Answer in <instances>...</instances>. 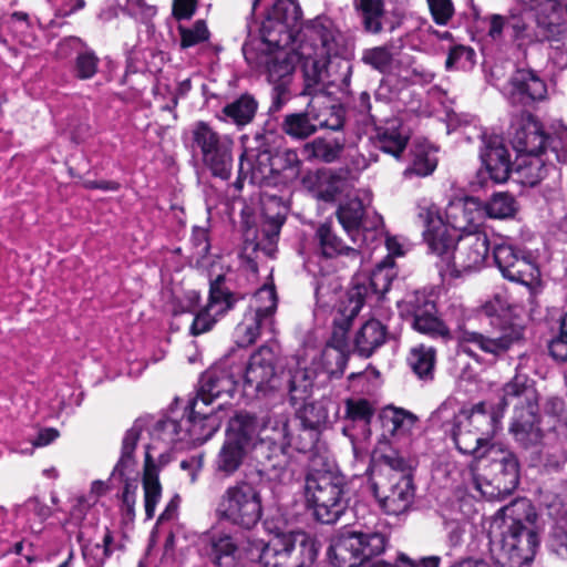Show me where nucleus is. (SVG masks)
Returning <instances> with one entry per match:
<instances>
[{
  "label": "nucleus",
  "mask_w": 567,
  "mask_h": 567,
  "mask_svg": "<svg viewBox=\"0 0 567 567\" xmlns=\"http://www.w3.org/2000/svg\"><path fill=\"white\" fill-rule=\"evenodd\" d=\"M259 56V65L272 86L270 111L277 112L290 100V85L296 63L302 61L305 89L301 94L311 95L320 84L332 83L330 68L333 63L343 70L347 80L351 74L349 61L340 58L347 51L343 34L328 17H317L305 29V39L290 47H272Z\"/></svg>",
  "instance_id": "f257e3e1"
},
{
  "label": "nucleus",
  "mask_w": 567,
  "mask_h": 567,
  "mask_svg": "<svg viewBox=\"0 0 567 567\" xmlns=\"http://www.w3.org/2000/svg\"><path fill=\"white\" fill-rule=\"evenodd\" d=\"M417 217L424 227L423 238L429 250L440 260L441 272L457 277L484 266L489 251L485 233L460 235L455 243L434 204L420 205Z\"/></svg>",
  "instance_id": "f03ea898"
},
{
  "label": "nucleus",
  "mask_w": 567,
  "mask_h": 567,
  "mask_svg": "<svg viewBox=\"0 0 567 567\" xmlns=\"http://www.w3.org/2000/svg\"><path fill=\"white\" fill-rule=\"evenodd\" d=\"M537 514L532 503L518 498L499 508L489 526L491 551L504 566L519 567L533 560L539 544Z\"/></svg>",
  "instance_id": "7ed1b4c3"
},
{
  "label": "nucleus",
  "mask_w": 567,
  "mask_h": 567,
  "mask_svg": "<svg viewBox=\"0 0 567 567\" xmlns=\"http://www.w3.org/2000/svg\"><path fill=\"white\" fill-rule=\"evenodd\" d=\"M348 354L339 347L328 344L322 351L303 348L290 357L286 363L285 378L290 402L296 405L311 394L318 377L327 372L330 377L343 374Z\"/></svg>",
  "instance_id": "20e7f679"
},
{
  "label": "nucleus",
  "mask_w": 567,
  "mask_h": 567,
  "mask_svg": "<svg viewBox=\"0 0 567 567\" xmlns=\"http://www.w3.org/2000/svg\"><path fill=\"white\" fill-rule=\"evenodd\" d=\"M507 302L495 296L481 307V315L491 319L493 329L487 333L463 330L458 337V347L470 357H476L478 349L494 358H499L524 339V328L513 322L507 315Z\"/></svg>",
  "instance_id": "39448f33"
},
{
  "label": "nucleus",
  "mask_w": 567,
  "mask_h": 567,
  "mask_svg": "<svg viewBox=\"0 0 567 567\" xmlns=\"http://www.w3.org/2000/svg\"><path fill=\"white\" fill-rule=\"evenodd\" d=\"M509 404H514L509 432L515 440L524 447L538 444L543 437L539 427L538 393L526 374L516 373L503 386V396L498 409L504 412Z\"/></svg>",
  "instance_id": "423d86ee"
},
{
  "label": "nucleus",
  "mask_w": 567,
  "mask_h": 567,
  "mask_svg": "<svg viewBox=\"0 0 567 567\" xmlns=\"http://www.w3.org/2000/svg\"><path fill=\"white\" fill-rule=\"evenodd\" d=\"M204 405L195 406L192 402L190 413L181 420L165 419L158 421L151 431V442L167 447L172 456V450L181 444V447L198 445L208 441L219 429L220 419L214 410L205 411Z\"/></svg>",
  "instance_id": "0eeeda50"
},
{
  "label": "nucleus",
  "mask_w": 567,
  "mask_h": 567,
  "mask_svg": "<svg viewBox=\"0 0 567 567\" xmlns=\"http://www.w3.org/2000/svg\"><path fill=\"white\" fill-rule=\"evenodd\" d=\"M248 545L246 558L262 567H307L318 554L313 539L301 532L278 535L269 543L248 539Z\"/></svg>",
  "instance_id": "6e6552de"
},
{
  "label": "nucleus",
  "mask_w": 567,
  "mask_h": 567,
  "mask_svg": "<svg viewBox=\"0 0 567 567\" xmlns=\"http://www.w3.org/2000/svg\"><path fill=\"white\" fill-rule=\"evenodd\" d=\"M264 506L259 488L250 482L239 481L227 486L214 509L217 522L241 530H251L262 517Z\"/></svg>",
  "instance_id": "1a4fd4ad"
},
{
  "label": "nucleus",
  "mask_w": 567,
  "mask_h": 567,
  "mask_svg": "<svg viewBox=\"0 0 567 567\" xmlns=\"http://www.w3.org/2000/svg\"><path fill=\"white\" fill-rule=\"evenodd\" d=\"M344 476L332 471L313 470L306 477L307 502L313 507L316 518L323 524H334L348 507Z\"/></svg>",
  "instance_id": "9d476101"
},
{
  "label": "nucleus",
  "mask_w": 567,
  "mask_h": 567,
  "mask_svg": "<svg viewBox=\"0 0 567 567\" xmlns=\"http://www.w3.org/2000/svg\"><path fill=\"white\" fill-rule=\"evenodd\" d=\"M388 538L380 532L344 530L331 538L328 557L334 567H358L384 553Z\"/></svg>",
  "instance_id": "9b49d317"
},
{
  "label": "nucleus",
  "mask_w": 567,
  "mask_h": 567,
  "mask_svg": "<svg viewBox=\"0 0 567 567\" xmlns=\"http://www.w3.org/2000/svg\"><path fill=\"white\" fill-rule=\"evenodd\" d=\"M194 146L200 151L203 164L213 176L227 181L231 176L234 157V140L219 134L204 121L196 122L192 127Z\"/></svg>",
  "instance_id": "f8f14e48"
},
{
  "label": "nucleus",
  "mask_w": 567,
  "mask_h": 567,
  "mask_svg": "<svg viewBox=\"0 0 567 567\" xmlns=\"http://www.w3.org/2000/svg\"><path fill=\"white\" fill-rule=\"evenodd\" d=\"M302 12L296 0H276L261 27L264 41L269 47H290L305 39Z\"/></svg>",
  "instance_id": "ddd939ff"
},
{
  "label": "nucleus",
  "mask_w": 567,
  "mask_h": 567,
  "mask_svg": "<svg viewBox=\"0 0 567 567\" xmlns=\"http://www.w3.org/2000/svg\"><path fill=\"white\" fill-rule=\"evenodd\" d=\"M277 293L272 286H264L249 301L243 320L234 330V340L238 347L246 348L257 341L264 329H271L277 310Z\"/></svg>",
  "instance_id": "4468645a"
},
{
  "label": "nucleus",
  "mask_w": 567,
  "mask_h": 567,
  "mask_svg": "<svg viewBox=\"0 0 567 567\" xmlns=\"http://www.w3.org/2000/svg\"><path fill=\"white\" fill-rule=\"evenodd\" d=\"M342 126L343 117L339 109L318 105L315 100L303 111L286 114L280 124L281 131L297 141L307 140L320 128L339 131Z\"/></svg>",
  "instance_id": "2eb2a0df"
},
{
  "label": "nucleus",
  "mask_w": 567,
  "mask_h": 567,
  "mask_svg": "<svg viewBox=\"0 0 567 567\" xmlns=\"http://www.w3.org/2000/svg\"><path fill=\"white\" fill-rule=\"evenodd\" d=\"M255 434L254 417L247 413L230 419L226 439L215 460L216 471L230 476L239 470Z\"/></svg>",
  "instance_id": "dca6fc26"
},
{
  "label": "nucleus",
  "mask_w": 567,
  "mask_h": 567,
  "mask_svg": "<svg viewBox=\"0 0 567 567\" xmlns=\"http://www.w3.org/2000/svg\"><path fill=\"white\" fill-rule=\"evenodd\" d=\"M556 163H567V127H561L550 142L549 152L518 155L515 174L523 185L535 186Z\"/></svg>",
  "instance_id": "f3484780"
},
{
  "label": "nucleus",
  "mask_w": 567,
  "mask_h": 567,
  "mask_svg": "<svg viewBox=\"0 0 567 567\" xmlns=\"http://www.w3.org/2000/svg\"><path fill=\"white\" fill-rule=\"evenodd\" d=\"M285 216L277 214L266 217L260 227L247 226L244 230L241 257L247 261V268L257 274L258 261L261 256L272 258L277 251V241Z\"/></svg>",
  "instance_id": "a211bd4d"
},
{
  "label": "nucleus",
  "mask_w": 567,
  "mask_h": 567,
  "mask_svg": "<svg viewBox=\"0 0 567 567\" xmlns=\"http://www.w3.org/2000/svg\"><path fill=\"white\" fill-rule=\"evenodd\" d=\"M493 256L504 278L529 288L539 285L540 271L532 252L503 241L495 245Z\"/></svg>",
  "instance_id": "6ab92c4d"
},
{
  "label": "nucleus",
  "mask_w": 567,
  "mask_h": 567,
  "mask_svg": "<svg viewBox=\"0 0 567 567\" xmlns=\"http://www.w3.org/2000/svg\"><path fill=\"white\" fill-rule=\"evenodd\" d=\"M371 488L381 507L390 515L404 513L414 498V486L409 473H385L373 478Z\"/></svg>",
  "instance_id": "aec40b11"
},
{
  "label": "nucleus",
  "mask_w": 567,
  "mask_h": 567,
  "mask_svg": "<svg viewBox=\"0 0 567 567\" xmlns=\"http://www.w3.org/2000/svg\"><path fill=\"white\" fill-rule=\"evenodd\" d=\"M399 307L403 316L412 319V327L417 332L432 339L451 340V330L436 316L435 302L424 292L415 291L408 295Z\"/></svg>",
  "instance_id": "412c9836"
},
{
  "label": "nucleus",
  "mask_w": 567,
  "mask_h": 567,
  "mask_svg": "<svg viewBox=\"0 0 567 567\" xmlns=\"http://www.w3.org/2000/svg\"><path fill=\"white\" fill-rule=\"evenodd\" d=\"M561 127L565 126L559 125L548 132L534 116L523 114L511 126V143L518 155L544 154L549 152L550 142Z\"/></svg>",
  "instance_id": "4be33fe9"
},
{
  "label": "nucleus",
  "mask_w": 567,
  "mask_h": 567,
  "mask_svg": "<svg viewBox=\"0 0 567 567\" xmlns=\"http://www.w3.org/2000/svg\"><path fill=\"white\" fill-rule=\"evenodd\" d=\"M247 136L241 137L243 153L239 157L238 177L235 183L241 188L246 179L259 186H276L274 157L265 147H250L246 144Z\"/></svg>",
  "instance_id": "5701e85b"
},
{
  "label": "nucleus",
  "mask_w": 567,
  "mask_h": 567,
  "mask_svg": "<svg viewBox=\"0 0 567 567\" xmlns=\"http://www.w3.org/2000/svg\"><path fill=\"white\" fill-rule=\"evenodd\" d=\"M224 276L210 282L208 303L198 311L190 326V332L198 336L209 331L220 316L229 311L243 296L230 292L223 286Z\"/></svg>",
  "instance_id": "b1692460"
},
{
  "label": "nucleus",
  "mask_w": 567,
  "mask_h": 567,
  "mask_svg": "<svg viewBox=\"0 0 567 567\" xmlns=\"http://www.w3.org/2000/svg\"><path fill=\"white\" fill-rule=\"evenodd\" d=\"M169 462L171 455L167 453V447L155 443H147L145 445L143 489L145 514L148 519L153 518L156 505L162 496L158 473Z\"/></svg>",
  "instance_id": "393cba45"
},
{
  "label": "nucleus",
  "mask_w": 567,
  "mask_h": 567,
  "mask_svg": "<svg viewBox=\"0 0 567 567\" xmlns=\"http://www.w3.org/2000/svg\"><path fill=\"white\" fill-rule=\"evenodd\" d=\"M319 254L324 259H343V267H359L363 260L361 241L357 245L344 241L331 224H321L315 234Z\"/></svg>",
  "instance_id": "a878e982"
},
{
  "label": "nucleus",
  "mask_w": 567,
  "mask_h": 567,
  "mask_svg": "<svg viewBox=\"0 0 567 567\" xmlns=\"http://www.w3.org/2000/svg\"><path fill=\"white\" fill-rule=\"evenodd\" d=\"M503 94L512 105L525 106L546 97V83L532 70H517L503 87Z\"/></svg>",
  "instance_id": "bb28decb"
},
{
  "label": "nucleus",
  "mask_w": 567,
  "mask_h": 567,
  "mask_svg": "<svg viewBox=\"0 0 567 567\" xmlns=\"http://www.w3.org/2000/svg\"><path fill=\"white\" fill-rule=\"evenodd\" d=\"M200 550L215 567H239L243 565V551L229 533H205L200 538Z\"/></svg>",
  "instance_id": "cd10ccee"
},
{
  "label": "nucleus",
  "mask_w": 567,
  "mask_h": 567,
  "mask_svg": "<svg viewBox=\"0 0 567 567\" xmlns=\"http://www.w3.org/2000/svg\"><path fill=\"white\" fill-rule=\"evenodd\" d=\"M447 227L464 234L483 233L485 223L483 203L474 197H466L451 202L446 208Z\"/></svg>",
  "instance_id": "c85d7f7f"
},
{
  "label": "nucleus",
  "mask_w": 567,
  "mask_h": 567,
  "mask_svg": "<svg viewBox=\"0 0 567 567\" xmlns=\"http://www.w3.org/2000/svg\"><path fill=\"white\" fill-rule=\"evenodd\" d=\"M393 261L386 258L379 264L372 271L369 286L362 284L354 285L348 293L349 297V317L352 318L361 310L369 289L377 295H384L389 291L393 279L395 278Z\"/></svg>",
  "instance_id": "c756f323"
},
{
  "label": "nucleus",
  "mask_w": 567,
  "mask_h": 567,
  "mask_svg": "<svg viewBox=\"0 0 567 567\" xmlns=\"http://www.w3.org/2000/svg\"><path fill=\"white\" fill-rule=\"evenodd\" d=\"M275 378L274 353L269 348L261 347L249 359L244 374V386L258 394L274 388Z\"/></svg>",
  "instance_id": "7c9ffc66"
},
{
  "label": "nucleus",
  "mask_w": 567,
  "mask_h": 567,
  "mask_svg": "<svg viewBox=\"0 0 567 567\" xmlns=\"http://www.w3.org/2000/svg\"><path fill=\"white\" fill-rule=\"evenodd\" d=\"M144 431V423L140 420L135 421L134 424L125 432L122 446L121 454L117 463L115 464L111 480H118L120 482H137L138 478V470H137V461L135 458L134 452L137 446V443L141 440V436Z\"/></svg>",
  "instance_id": "2f4dec72"
},
{
  "label": "nucleus",
  "mask_w": 567,
  "mask_h": 567,
  "mask_svg": "<svg viewBox=\"0 0 567 567\" xmlns=\"http://www.w3.org/2000/svg\"><path fill=\"white\" fill-rule=\"evenodd\" d=\"M326 401L305 403L298 410V419L303 429L299 433L300 443H295V449L306 453L310 451L317 441V430L329 421L328 406Z\"/></svg>",
  "instance_id": "473e14b6"
},
{
  "label": "nucleus",
  "mask_w": 567,
  "mask_h": 567,
  "mask_svg": "<svg viewBox=\"0 0 567 567\" xmlns=\"http://www.w3.org/2000/svg\"><path fill=\"white\" fill-rule=\"evenodd\" d=\"M480 157L489 177L495 183H504L512 172V161L503 140L497 136L483 138Z\"/></svg>",
  "instance_id": "72a5a7b5"
},
{
  "label": "nucleus",
  "mask_w": 567,
  "mask_h": 567,
  "mask_svg": "<svg viewBox=\"0 0 567 567\" xmlns=\"http://www.w3.org/2000/svg\"><path fill=\"white\" fill-rule=\"evenodd\" d=\"M236 386L237 381L228 370L212 369L202 378L200 388L194 399L195 406H208L214 400L224 395L231 398Z\"/></svg>",
  "instance_id": "f704fd0d"
},
{
  "label": "nucleus",
  "mask_w": 567,
  "mask_h": 567,
  "mask_svg": "<svg viewBox=\"0 0 567 567\" xmlns=\"http://www.w3.org/2000/svg\"><path fill=\"white\" fill-rule=\"evenodd\" d=\"M504 413L499 409L497 411H487L484 402L475 404L470 411H464L458 416L463 422V426H468L480 436H485V441L492 443L493 436L501 429V420Z\"/></svg>",
  "instance_id": "c9c22d12"
},
{
  "label": "nucleus",
  "mask_w": 567,
  "mask_h": 567,
  "mask_svg": "<svg viewBox=\"0 0 567 567\" xmlns=\"http://www.w3.org/2000/svg\"><path fill=\"white\" fill-rule=\"evenodd\" d=\"M287 446L269 445L266 440L254 445V452L258 461L272 480L282 481L288 474L289 458L285 451Z\"/></svg>",
  "instance_id": "e433bc0d"
},
{
  "label": "nucleus",
  "mask_w": 567,
  "mask_h": 567,
  "mask_svg": "<svg viewBox=\"0 0 567 567\" xmlns=\"http://www.w3.org/2000/svg\"><path fill=\"white\" fill-rule=\"evenodd\" d=\"M491 461L495 477H499L505 491H514L518 485V463L514 454L501 445L489 446V453L485 456Z\"/></svg>",
  "instance_id": "4c0bfd02"
},
{
  "label": "nucleus",
  "mask_w": 567,
  "mask_h": 567,
  "mask_svg": "<svg viewBox=\"0 0 567 567\" xmlns=\"http://www.w3.org/2000/svg\"><path fill=\"white\" fill-rule=\"evenodd\" d=\"M375 148L399 158L408 145L409 136L396 121H390L384 126L377 127L371 137Z\"/></svg>",
  "instance_id": "58836bf2"
},
{
  "label": "nucleus",
  "mask_w": 567,
  "mask_h": 567,
  "mask_svg": "<svg viewBox=\"0 0 567 567\" xmlns=\"http://www.w3.org/2000/svg\"><path fill=\"white\" fill-rule=\"evenodd\" d=\"M257 110L258 102L256 99L252 95L245 93L227 103L221 109L219 120L226 123H231L240 130L254 121Z\"/></svg>",
  "instance_id": "ea45409f"
},
{
  "label": "nucleus",
  "mask_w": 567,
  "mask_h": 567,
  "mask_svg": "<svg viewBox=\"0 0 567 567\" xmlns=\"http://www.w3.org/2000/svg\"><path fill=\"white\" fill-rule=\"evenodd\" d=\"M453 440L461 453L472 455L476 460L485 458L489 453V446L495 445L486 442L485 436H480V433L468 426H463V422L458 419L453 429Z\"/></svg>",
  "instance_id": "a19ab883"
},
{
  "label": "nucleus",
  "mask_w": 567,
  "mask_h": 567,
  "mask_svg": "<svg viewBox=\"0 0 567 567\" xmlns=\"http://www.w3.org/2000/svg\"><path fill=\"white\" fill-rule=\"evenodd\" d=\"M72 47L80 49L76 51V55L73 61L72 65V73L74 78L78 80H91L95 76V74L99 71L100 65V58L96 55V53L87 48L81 39L79 38H69L65 39L62 43V47Z\"/></svg>",
  "instance_id": "79ce46f5"
},
{
  "label": "nucleus",
  "mask_w": 567,
  "mask_h": 567,
  "mask_svg": "<svg viewBox=\"0 0 567 567\" xmlns=\"http://www.w3.org/2000/svg\"><path fill=\"white\" fill-rule=\"evenodd\" d=\"M336 214L350 243L357 245L361 241V227L365 214L362 202L358 198L349 199L339 206Z\"/></svg>",
  "instance_id": "37998d69"
},
{
  "label": "nucleus",
  "mask_w": 567,
  "mask_h": 567,
  "mask_svg": "<svg viewBox=\"0 0 567 567\" xmlns=\"http://www.w3.org/2000/svg\"><path fill=\"white\" fill-rule=\"evenodd\" d=\"M269 445H284L295 447V443H300L299 434L290 433L289 420L285 414H278L269 417L262 430V436L259 441H264Z\"/></svg>",
  "instance_id": "c03bdc74"
},
{
  "label": "nucleus",
  "mask_w": 567,
  "mask_h": 567,
  "mask_svg": "<svg viewBox=\"0 0 567 567\" xmlns=\"http://www.w3.org/2000/svg\"><path fill=\"white\" fill-rule=\"evenodd\" d=\"M437 166L436 150L430 145L420 144L411 151V163L403 172L404 177H425Z\"/></svg>",
  "instance_id": "a18cd8bd"
},
{
  "label": "nucleus",
  "mask_w": 567,
  "mask_h": 567,
  "mask_svg": "<svg viewBox=\"0 0 567 567\" xmlns=\"http://www.w3.org/2000/svg\"><path fill=\"white\" fill-rule=\"evenodd\" d=\"M386 339V328L378 320L367 321L355 336V348L360 355L370 357Z\"/></svg>",
  "instance_id": "49530a36"
},
{
  "label": "nucleus",
  "mask_w": 567,
  "mask_h": 567,
  "mask_svg": "<svg viewBox=\"0 0 567 567\" xmlns=\"http://www.w3.org/2000/svg\"><path fill=\"white\" fill-rule=\"evenodd\" d=\"M408 364L414 374L424 381L433 380L436 363V350L433 347L419 344L408 355Z\"/></svg>",
  "instance_id": "de8ad7c7"
},
{
  "label": "nucleus",
  "mask_w": 567,
  "mask_h": 567,
  "mask_svg": "<svg viewBox=\"0 0 567 567\" xmlns=\"http://www.w3.org/2000/svg\"><path fill=\"white\" fill-rule=\"evenodd\" d=\"M536 38L549 43L553 59H563L567 55V27L559 23L538 21Z\"/></svg>",
  "instance_id": "09e8293b"
},
{
  "label": "nucleus",
  "mask_w": 567,
  "mask_h": 567,
  "mask_svg": "<svg viewBox=\"0 0 567 567\" xmlns=\"http://www.w3.org/2000/svg\"><path fill=\"white\" fill-rule=\"evenodd\" d=\"M343 150V143L338 138L317 137L306 143L302 153L308 161L332 163L337 161Z\"/></svg>",
  "instance_id": "8fccbe9b"
},
{
  "label": "nucleus",
  "mask_w": 567,
  "mask_h": 567,
  "mask_svg": "<svg viewBox=\"0 0 567 567\" xmlns=\"http://www.w3.org/2000/svg\"><path fill=\"white\" fill-rule=\"evenodd\" d=\"M272 157L276 185L289 183L299 176L301 161L295 150H285Z\"/></svg>",
  "instance_id": "3c124183"
},
{
  "label": "nucleus",
  "mask_w": 567,
  "mask_h": 567,
  "mask_svg": "<svg viewBox=\"0 0 567 567\" xmlns=\"http://www.w3.org/2000/svg\"><path fill=\"white\" fill-rule=\"evenodd\" d=\"M354 7L360 12L367 32L377 34L382 31L383 0H354Z\"/></svg>",
  "instance_id": "603ef678"
},
{
  "label": "nucleus",
  "mask_w": 567,
  "mask_h": 567,
  "mask_svg": "<svg viewBox=\"0 0 567 567\" xmlns=\"http://www.w3.org/2000/svg\"><path fill=\"white\" fill-rule=\"evenodd\" d=\"M485 218L505 219L513 217L517 210L515 198L508 193L494 194L486 204H483Z\"/></svg>",
  "instance_id": "864d4df0"
},
{
  "label": "nucleus",
  "mask_w": 567,
  "mask_h": 567,
  "mask_svg": "<svg viewBox=\"0 0 567 567\" xmlns=\"http://www.w3.org/2000/svg\"><path fill=\"white\" fill-rule=\"evenodd\" d=\"M361 60L381 73H390L394 61L390 49L384 45L365 49Z\"/></svg>",
  "instance_id": "5fc2aeb1"
},
{
  "label": "nucleus",
  "mask_w": 567,
  "mask_h": 567,
  "mask_svg": "<svg viewBox=\"0 0 567 567\" xmlns=\"http://www.w3.org/2000/svg\"><path fill=\"white\" fill-rule=\"evenodd\" d=\"M470 489L476 491L482 497L487 499H499L511 494L513 491H505L504 484L499 477H494L493 481H487L475 475L473 472Z\"/></svg>",
  "instance_id": "6e6d98bb"
},
{
  "label": "nucleus",
  "mask_w": 567,
  "mask_h": 567,
  "mask_svg": "<svg viewBox=\"0 0 567 567\" xmlns=\"http://www.w3.org/2000/svg\"><path fill=\"white\" fill-rule=\"evenodd\" d=\"M344 417L351 422L370 423L374 408L367 399H347Z\"/></svg>",
  "instance_id": "4d7b16f0"
},
{
  "label": "nucleus",
  "mask_w": 567,
  "mask_h": 567,
  "mask_svg": "<svg viewBox=\"0 0 567 567\" xmlns=\"http://www.w3.org/2000/svg\"><path fill=\"white\" fill-rule=\"evenodd\" d=\"M475 64V52L465 45H454L450 49L445 62L447 70H470Z\"/></svg>",
  "instance_id": "13d9d810"
},
{
  "label": "nucleus",
  "mask_w": 567,
  "mask_h": 567,
  "mask_svg": "<svg viewBox=\"0 0 567 567\" xmlns=\"http://www.w3.org/2000/svg\"><path fill=\"white\" fill-rule=\"evenodd\" d=\"M389 422L392 425L391 432L393 435L404 436L413 432L417 417L408 411L395 409L392 411Z\"/></svg>",
  "instance_id": "bf43d9fd"
},
{
  "label": "nucleus",
  "mask_w": 567,
  "mask_h": 567,
  "mask_svg": "<svg viewBox=\"0 0 567 567\" xmlns=\"http://www.w3.org/2000/svg\"><path fill=\"white\" fill-rule=\"evenodd\" d=\"M183 48H190L208 39L209 32L206 23L202 20L196 21L193 28L181 30Z\"/></svg>",
  "instance_id": "052dcab7"
},
{
  "label": "nucleus",
  "mask_w": 567,
  "mask_h": 567,
  "mask_svg": "<svg viewBox=\"0 0 567 567\" xmlns=\"http://www.w3.org/2000/svg\"><path fill=\"white\" fill-rule=\"evenodd\" d=\"M126 9L132 17L143 23H147L157 13L156 7L146 0H127Z\"/></svg>",
  "instance_id": "680f3d73"
},
{
  "label": "nucleus",
  "mask_w": 567,
  "mask_h": 567,
  "mask_svg": "<svg viewBox=\"0 0 567 567\" xmlns=\"http://www.w3.org/2000/svg\"><path fill=\"white\" fill-rule=\"evenodd\" d=\"M432 17L437 24L445 25L454 14L451 0H427Z\"/></svg>",
  "instance_id": "e2e57ef3"
},
{
  "label": "nucleus",
  "mask_w": 567,
  "mask_h": 567,
  "mask_svg": "<svg viewBox=\"0 0 567 567\" xmlns=\"http://www.w3.org/2000/svg\"><path fill=\"white\" fill-rule=\"evenodd\" d=\"M107 557L100 543H89L83 547V558L87 567H103Z\"/></svg>",
  "instance_id": "0e129e2a"
},
{
  "label": "nucleus",
  "mask_w": 567,
  "mask_h": 567,
  "mask_svg": "<svg viewBox=\"0 0 567 567\" xmlns=\"http://www.w3.org/2000/svg\"><path fill=\"white\" fill-rule=\"evenodd\" d=\"M548 546L550 550L555 553L558 557L566 558L567 532L560 526L554 527L549 537Z\"/></svg>",
  "instance_id": "69168bd1"
},
{
  "label": "nucleus",
  "mask_w": 567,
  "mask_h": 567,
  "mask_svg": "<svg viewBox=\"0 0 567 567\" xmlns=\"http://www.w3.org/2000/svg\"><path fill=\"white\" fill-rule=\"evenodd\" d=\"M439 556H429L420 559H412L405 554H400L396 559V567H439Z\"/></svg>",
  "instance_id": "338daca9"
},
{
  "label": "nucleus",
  "mask_w": 567,
  "mask_h": 567,
  "mask_svg": "<svg viewBox=\"0 0 567 567\" xmlns=\"http://www.w3.org/2000/svg\"><path fill=\"white\" fill-rule=\"evenodd\" d=\"M380 462L382 465L388 467L389 473H394V472L406 473L405 472V470L408 467L406 461L396 451H390L389 453L382 454L380 456Z\"/></svg>",
  "instance_id": "774afa93"
}]
</instances>
